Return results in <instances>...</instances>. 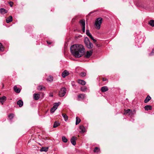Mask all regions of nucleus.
<instances>
[{
  "label": "nucleus",
  "mask_w": 154,
  "mask_h": 154,
  "mask_svg": "<svg viewBox=\"0 0 154 154\" xmlns=\"http://www.w3.org/2000/svg\"><path fill=\"white\" fill-rule=\"evenodd\" d=\"M92 51H87L86 53L85 57L86 58H89L92 54Z\"/></svg>",
  "instance_id": "9b49d317"
},
{
  "label": "nucleus",
  "mask_w": 154,
  "mask_h": 154,
  "mask_svg": "<svg viewBox=\"0 0 154 154\" xmlns=\"http://www.w3.org/2000/svg\"><path fill=\"white\" fill-rule=\"evenodd\" d=\"M89 37L91 39H92L94 42H96V40L91 35Z\"/></svg>",
  "instance_id": "c9c22d12"
},
{
  "label": "nucleus",
  "mask_w": 154,
  "mask_h": 154,
  "mask_svg": "<svg viewBox=\"0 0 154 154\" xmlns=\"http://www.w3.org/2000/svg\"><path fill=\"white\" fill-rule=\"evenodd\" d=\"M47 43L48 44H51V42H48V41H47Z\"/></svg>",
  "instance_id": "ea45409f"
},
{
  "label": "nucleus",
  "mask_w": 154,
  "mask_h": 154,
  "mask_svg": "<svg viewBox=\"0 0 154 154\" xmlns=\"http://www.w3.org/2000/svg\"><path fill=\"white\" fill-rule=\"evenodd\" d=\"M75 19H74L73 18L72 19V21H73L74 20H75Z\"/></svg>",
  "instance_id": "37998d69"
},
{
  "label": "nucleus",
  "mask_w": 154,
  "mask_h": 154,
  "mask_svg": "<svg viewBox=\"0 0 154 154\" xmlns=\"http://www.w3.org/2000/svg\"><path fill=\"white\" fill-rule=\"evenodd\" d=\"M40 91H42V90H44L45 89V87H43L42 86H38L37 88Z\"/></svg>",
  "instance_id": "c85d7f7f"
},
{
  "label": "nucleus",
  "mask_w": 154,
  "mask_h": 154,
  "mask_svg": "<svg viewBox=\"0 0 154 154\" xmlns=\"http://www.w3.org/2000/svg\"><path fill=\"white\" fill-rule=\"evenodd\" d=\"M8 11L4 8H1L0 9V13L2 14L6 13Z\"/></svg>",
  "instance_id": "2eb2a0df"
},
{
  "label": "nucleus",
  "mask_w": 154,
  "mask_h": 154,
  "mask_svg": "<svg viewBox=\"0 0 154 154\" xmlns=\"http://www.w3.org/2000/svg\"><path fill=\"white\" fill-rule=\"evenodd\" d=\"M66 89L65 87L62 88L59 93V96L61 97H63L66 93Z\"/></svg>",
  "instance_id": "20e7f679"
},
{
  "label": "nucleus",
  "mask_w": 154,
  "mask_h": 154,
  "mask_svg": "<svg viewBox=\"0 0 154 154\" xmlns=\"http://www.w3.org/2000/svg\"><path fill=\"white\" fill-rule=\"evenodd\" d=\"M53 80V77L52 76H50L49 79H47L48 81L51 82Z\"/></svg>",
  "instance_id": "e433bc0d"
},
{
  "label": "nucleus",
  "mask_w": 154,
  "mask_h": 154,
  "mask_svg": "<svg viewBox=\"0 0 154 154\" xmlns=\"http://www.w3.org/2000/svg\"><path fill=\"white\" fill-rule=\"evenodd\" d=\"M154 54V50L153 49L152 50V51L151 53L149 54L150 55H152V54Z\"/></svg>",
  "instance_id": "4c0bfd02"
},
{
  "label": "nucleus",
  "mask_w": 154,
  "mask_h": 154,
  "mask_svg": "<svg viewBox=\"0 0 154 154\" xmlns=\"http://www.w3.org/2000/svg\"><path fill=\"white\" fill-rule=\"evenodd\" d=\"M40 96V94H34L33 95V98L35 100H37L39 99Z\"/></svg>",
  "instance_id": "f8f14e48"
},
{
  "label": "nucleus",
  "mask_w": 154,
  "mask_h": 154,
  "mask_svg": "<svg viewBox=\"0 0 154 154\" xmlns=\"http://www.w3.org/2000/svg\"><path fill=\"white\" fill-rule=\"evenodd\" d=\"M132 113V111L130 109H128L127 110H125L124 111V115H126L128 113L130 115Z\"/></svg>",
  "instance_id": "ddd939ff"
},
{
  "label": "nucleus",
  "mask_w": 154,
  "mask_h": 154,
  "mask_svg": "<svg viewBox=\"0 0 154 154\" xmlns=\"http://www.w3.org/2000/svg\"><path fill=\"white\" fill-rule=\"evenodd\" d=\"M103 81H106V79H105L104 78H103Z\"/></svg>",
  "instance_id": "a19ab883"
},
{
  "label": "nucleus",
  "mask_w": 154,
  "mask_h": 154,
  "mask_svg": "<svg viewBox=\"0 0 154 154\" xmlns=\"http://www.w3.org/2000/svg\"><path fill=\"white\" fill-rule=\"evenodd\" d=\"M17 104L20 107L23 106V102L21 100H19L17 102Z\"/></svg>",
  "instance_id": "f3484780"
},
{
  "label": "nucleus",
  "mask_w": 154,
  "mask_h": 154,
  "mask_svg": "<svg viewBox=\"0 0 154 154\" xmlns=\"http://www.w3.org/2000/svg\"><path fill=\"white\" fill-rule=\"evenodd\" d=\"M14 91L17 93H19L20 92L19 88H17V87L15 85L14 88Z\"/></svg>",
  "instance_id": "5701e85b"
},
{
  "label": "nucleus",
  "mask_w": 154,
  "mask_h": 154,
  "mask_svg": "<svg viewBox=\"0 0 154 154\" xmlns=\"http://www.w3.org/2000/svg\"><path fill=\"white\" fill-rule=\"evenodd\" d=\"M79 129L81 130V131H80V133H83L85 132V128L83 126H80L79 127Z\"/></svg>",
  "instance_id": "dca6fc26"
},
{
  "label": "nucleus",
  "mask_w": 154,
  "mask_h": 154,
  "mask_svg": "<svg viewBox=\"0 0 154 154\" xmlns=\"http://www.w3.org/2000/svg\"><path fill=\"white\" fill-rule=\"evenodd\" d=\"M12 17L10 16L8 17L7 18L6 20V22L7 23H8L12 21Z\"/></svg>",
  "instance_id": "a211bd4d"
},
{
  "label": "nucleus",
  "mask_w": 154,
  "mask_h": 154,
  "mask_svg": "<svg viewBox=\"0 0 154 154\" xmlns=\"http://www.w3.org/2000/svg\"><path fill=\"white\" fill-rule=\"evenodd\" d=\"M4 50L3 46L2 44L0 43V51H3Z\"/></svg>",
  "instance_id": "473e14b6"
},
{
  "label": "nucleus",
  "mask_w": 154,
  "mask_h": 154,
  "mask_svg": "<svg viewBox=\"0 0 154 154\" xmlns=\"http://www.w3.org/2000/svg\"><path fill=\"white\" fill-rule=\"evenodd\" d=\"M69 72L66 70H64L62 73V76L63 78H65L66 76L69 75Z\"/></svg>",
  "instance_id": "1a4fd4ad"
},
{
  "label": "nucleus",
  "mask_w": 154,
  "mask_h": 154,
  "mask_svg": "<svg viewBox=\"0 0 154 154\" xmlns=\"http://www.w3.org/2000/svg\"><path fill=\"white\" fill-rule=\"evenodd\" d=\"M149 24L151 26L154 27V20H151L149 23Z\"/></svg>",
  "instance_id": "cd10ccee"
},
{
  "label": "nucleus",
  "mask_w": 154,
  "mask_h": 154,
  "mask_svg": "<svg viewBox=\"0 0 154 154\" xmlns=\"http://www.w3.org/2000/svg\"><path fill=\"white\" fill-rule=\"evenodd\" d=\"M60 125V124L57 121H55L54 123V125H53V128H56L57 126H59Z\"/></svg>",
  "instance_id": "b1692460"
},
{
  "label": "nucleus",
  "mask_w": 154,
  "mask_h": 154,
  "mask_svg": "<svg viewBox=\"0 0 154 154\" xmlns=\"http://www.w3.org/2000/svg\"><path fill=\"white\" fill-rule=\"evenodd\" d=\"M48 149V148L47 147H42V148L40 149V151L41 152L44 151V152H47Z\"/></svg>",
  "instance_id": "393cba45"
},
{
  "label": "nucleus",
  "mask_w": 154,
  "mask_h": 154,
  "mask_svg": "<svg viewBox=\"0 0 154 154\" xmlns=\"http://www.w3.org/2000/svg\"><path fill=\"white\" fill-rule=\"evenodd\" d=\"M42 94L43 96L44 94L43 93Z\"/></svg>",
  "instance_id": "a18cd8bd"
},
{
  "label": "nucleus",
  "mask_w": 154,
  "mask_h": 154,
  "mask_svg": "<svg viewBox=\"0 0 154 154\" xmlns=\"http://www.w3.org/2000/svg\"><path fill=\"white\" fill-rule=\"evenodd\" d=\"M85 49L81 45L75 44L70 47V51L72 54L76 58L82 56L85 52Z\"/></svg>",
  "instance_id": "f257e3e1"
},
{
  "label": "nucleus",
  "mask_w": 154,
  "mask_h": 154,
  "mask_svg": "<svg viewBox=\"0 0 154 154\" xmlns=\"http://www.w3.org/2000/svg\"><path fill=\"white\" fill-rule=\"evenodd\" d=\"M76 137H72L70 140V141L71 143L74 146L75 145L76 143Z\"/></svg>",
  "instance_id": "6e6552de"
},
{
  "label": "nucleus",
  "mask_w": 154,
  "mask_h": 154,
  "mask_svg": "<svg viewBox=\"0 0 154 154\" xmlns=\"http://www.w3.org/2000/svg\"><path fill=\"white\" fill-rule=\"evenodd\" d=\"M100 150V149L97 147H96L94 149V152H97Z\"/></svg>",
  "instance_id": "2f4dec72"
},
{
  "label": "nucleus",
  "mask_w": 154,
  "mask_h": 154,
  "mask_svg": "<svg viewBox=\"0 0 154 154\" xmlns=\"http://www.w3.org/2000/svg\"><path fill=\"white\" fill-rule=\"evenodd\" d=\"M102 21V18L101 17L97 18L95 21V26L96 28L99 29L100 28V26Z\"/></svg>",
  "instance_id": "f03ea898"
},
{
  "label": "nucleus",
  "mask_w": 154,
  "mask_h": 154,
  "mask_svg": "<svg viewBox=\"0 0 154 154\" xmlns=\"http://www.w3.org/2000/svg\"><path fill=\"white\" fill-rule=\"evenodd\" d=\"M62 116L64 118L65 121H66L68 119V117L65 114L63 113Z\"/></svg>",
  "instance_id": "bb28decb"
},
{
  "label": "nucleus",
  "mask_w": 154,
  "mask_h": 154,
  "mask_svg": "<svg viewBox=\"0 0 154 154\" xmlns=\"http://www.w3.org/2000/svg\"><path fill=\"white\" fill-rule=\"evenodd\" d=\"M87 89V88L85 86L82 87L81 88V91L83 92H85V91H86Z\"/></svg>",
  "instance_id": "c756f323"
},
{
  "label": "nucleus",
  "mask_w": 154,
  "mask_h": 154,
  "mask_svg": "<svg viewBox=\"0 0 154 154\" xmlns=\"http://www.w3.org/2000/svg\"><path fill=\"white\" fill-rule=\"evenodd\" d=\"M151 99V97L149 95H148L144 100L145 103H146L148 102Z\"/></svg>",
  "instance_id": "412c9836"
},
{
  "label": "nucleus",
  "mask_w": 154,
  "mask_h": 154,
  "mask_svg": "<svg viewBox=\"0 0 154 154\" xmlns=\"http://www.w3.org/2000/svg\"><path fill=\"white\" fill-rule=\"evenodd\" d=\"M86 34L89 37L91 35V34L89 30H86Z\"/></svg>",
  "instance_id": "72a5a7b5"
},
{
  "label": "nucleus",
  "mask_w": 154,
  "mask_h": 154,
  "mask_svg": "<svg viewBox=\"0 0 154 154\" xmlns=\"http://www.w3.org/2000/svg\"><path fill=\"white\" fill-rule=\"evenodd\" d=\"M49 96L51 97H52L53 96V93H50L49 94Z\"/></svg>",
  "instance_id": "58836bf2"
},
{
  "label": "nucleus",
  "mask_w": 154,
  "mask_h": 154,
  "mask_svg": "<svg viewBox=\"0 0 154 154\" xmlns=\"http://www.w3.org/2000/svg\"><path fill=\"white\" fill-rule=\"evenodd\" d=\"M108 89L107 87L106 86H103L102 87L101 90L103 92H106L108 91Z\"/></svg>",
  "instance_id": "4468645a"
},
{
  "label": "nucleus",
  "mask_w": 154,
  "mask_h": 154,
  "mask_svg": "<svg viewBox=\"0 0 154 154\" xmlns=\"http://www.w3.org/2000/svg\"><path fill=\"white\" fill-rule=\"evenodd\" d=\"M79 22L82 27V31L84 32L85 31V20H81Z\"/></svg>",
  "instance_id": "423d86ee"
},
{
  "label": "nucleus",
  "mask_w": 154,
  "mask_h": 154,
  "mask_svg": "<svg viewBox=\"0 0 154 154\" xmlns=\"http://www.w3.org/2000/svg\"><path fill=\"white\" fill-rule=\"evenodd\" d=\"M80 75L82 77H84L86 75V73L85 72H81Z\"/></svg>",
  "instance_id": "f704fd0d"
},
{
  "label": "nucleus",
  "mask_w": 154,
  "mask_h": 154,
  "mask_svg": "<svg viewBox=\"0 0 154 154\" xmlns=\"http://www.w3.org/2000/svg\"><path fill=\"white\" fill-rule=\"evenodd\" d=\"M10 6H11V7H12V6H13V4H10Z\"/></svg>",
  "instance_id": "79ce46f5"
},
{
  "label": "nucleus",
  "mask_w": 154,
  "mask_h": 154,
  "mask_svg": "<svg viewBox=\"0 0 154 154\" xmlns=\"http://www.w3.org/2000/svg\"><path fill=\"white\" fill-rule=\"evenodd\" d=\"M97 46L98 47H99V46L98 45H97Z\"/></svg>",
  "instance_id": "c03bdc74"
},
{
  "label": "nucleus",
  "mask_w": 154,
  "mask_h": 154,
  "mask_svg": "<svg viewBox=\"0 0 154 154\" xmlns=\"http://www.w3.org/2000/svg\"><path fill=\"white\" fill-rule=\"evenodd\" d=\"M78 83L82 85H85L86 84V82L83 80L79 79L78 80Z\"/></svg>",
  "instance_id": "aec40b11"
},
{
  "label": "nucleus",
  "mask_w": 154,
  "mask_h": 154,
  "mask_svg": "<svg viewBox=\"0 0 154 154\" xmlns=\"http://www.w3.org/2000/svg\"><path fill=\"white\" fill-rule=\"evenodd\" d=\"M6 97L5 96L0 97V102L2 104H3L4 102L6 100Z\"/></svg>",
  "instance_id": "9d476101"
},
{
  "label": "nucleus",
  "mask_w": 154,
  "mask_h": 154,
  "mask_svg": "<svg viewBox=\"0 0 154 154\" xmlns=\"http://www.w3.org/2000/svg\"><path fill=\"white\" fill-rule=\"evenodd\" d=\"M14 115L13 113H11L9 114L8 115V118L9 120L11 122L12 119H13L14 117Z\"/></svg>",
  "instance_id": "6ab92c4d"
},
{
  "label": "nucleus",
  "mask_w": 154,
  "mask_h": 154,
  "mask_svg": "<svg viewBox=\"0 0 154 154\" xmlns=\"http://www.w3.org/2000/svg\"><path fill=\"white\" fill-rule=\"evenodd\" d=\"M59 103H54V105L50 110L51 112L53 113L57 109L59 104Z\"/></svg>",
  "instance_id": "39448f33"
},
{
  "label": "nucleus",
  "mask_w": 154,
  "mask_h": 154,
  "mask_svg": "<svg viewBox=\"0 0 154 154\" xmlns=\"http://www.w3.org/2000/svg\"><path fill=\"white\" fill-rule=\"evenodd\" d=\"M85 97V94H79L77 100H83Z\"/></svg>",
  "instance_id": "0eeeda50"
},
{
  "label": "nucleus",
  "mask_w": 154,
  "mask_h": 154,
  "mask_svg": "<svg viewBox=\"0 0 154 154\" xmlns=\"http://www.w3.org/2000/svg\"><path fill=\"white\" fill-rule=\"evenodd\" d=\"M145 109L148 111V110H151L152 109V107L150 105H147L144 107Z\"/></svg>",
  "instance_id": "4be33fe9"
},
{
  "label": "nucleus",
  "mask_w": 154,
  "mask_h": 154,
  "mask_svg": "<svg viewBox=\"0 0 154 154\" xmlns=\"http://www.w3.org/2000/svg\"><path fill=\"white\" fill-rule=\"evenodd\" d=\"M62 140L63 142L65 143H66L68 141L67 139L64 136L62 137Z\"/></svg>",
  "instance_id": "7c9ffc66"
},
{
  "label": "nucleus",
  "mask_w": 154,
  "mask_h": 154,
  "mask_svg": "<svg viewBox=\"0 0 154 154\" xmlns=\"http://www.w3.org/2000/svg\"><path fill=\"white\" fill-rule=\"evenodd\" d=\"M84 42L86 47L89 49H91L93 48V45L92 43H91L87 37L85 38Z\"/></svg>",
  "instance_id": "7ed1b4c3"
},
{
  "label": "nucleus",
  "mask_w": 154,
  "mask_h": 154,
  "mask_svg": "<svg viewBox=\"0 0 154 154\" xmlns=\"http://www.w3.org/2000/svg\"><path fill=\"white\" fill-rule=\"evenodd\" d=\"M76 120L75 122V125H77L81 121V120L80 119V118L78 117H76Z\"/></svg>",
  "instance_id": "a878e982"
}]
</instances>
